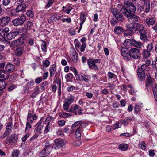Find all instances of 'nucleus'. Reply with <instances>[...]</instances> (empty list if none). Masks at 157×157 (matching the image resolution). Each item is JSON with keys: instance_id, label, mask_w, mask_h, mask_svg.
<instances>
[{"instance_id": "13d9d810", "label": "nucleus", "mask_w": 157, "mask_h": 157, "mask_svg": "<svg viewBox=\"0 0 157 157\" xmlns=\"http://www.w3.org/2000/svg\"><path fill=\"white\" fill-rule=\"evenodd\" d=\"M111 12L114 16L119 13L118 10L115 8L111 10Z\"/></svg>"}, {"instance_id": "69168bd1", "label": "nucleus", "mask_w": 157, "mask_h": 157, "mask_svg": "<svg viewBox=\"0 0 157 157\" xmlns=\"http://www.w3.org/2000/svg\"><path fill=\"white\" fill-rule=\"evenodd\" d=\"M74 99V98L71 97L70 98L67 99V100L65 101V102L70 105L73 102Z\"/></svg>"}, {"instance_id": "8fccbe9b", "label": "nucleus", "mask_w": 157, "mask_h": 157, "mask_svg": "<svg viewBox=\"0 0 157 157\" xmlns=\"http://www.w3.org/2000/svg\"><path fill=\"white\" fill-rule=\"evenodd\" d=\"M0 29L6 35V34L9 33L10 31L9 28L8 27H6L4 29L1 28Z\"/></svg>"}, {"instance_id": "39448f33", "label": "nucleus", "mask_w": 157, "mask_h": 157, "mask_svg": "<svg viewBox=\"0 0 157 157\" xmlns=\"http://www.w3.org/2000/svg\"><path fill=\"white\" fill-rule=\"evenodd\" d=\"M128 21L132 24H139V23L140 22V18L137 16L136 15H134V14L130 15L126 17Z\"/></svg>"}, {"instance_id": "6e6d98bb", "label": "nucleus", "mask_w": 157, "mask_h": 157, "mask_svg": "<svg viewBox=\"0 0 157 157\" xmlns=\"http://www.w3.org/2000/svg\"><path fill=\"white\" fill-rule=\"evenodd\" d=\"M35 40L33 38H29L28 39V43L29 45L31 46H33Z\"/></svg>"}, {"instance_id": "37998d69", "label": "nucleus", "mask_w": 157, "mask_h": 157, "mask_svg": "<svg viewBox=\"0 0 157 157\" xmlns=\"http://www.w3.org/2000/svg\"><path fill=\"white\" fill-rule=\"evenodd\" d=\"M33 23L32 22L29 21L27 23H25L24 24V26L28 29H29L31 27L33 26Z\"/></svg>"}, {"instance_id": "0e129e2a", "label": "nucleus", "mask_w": 157, "mask_h": 157, "mask_svg": "<svg viewBox=\"0 0 157 157\" xmlns=\"http://www.w3.org/2000/svg\"><path fill=\"white\" fill-rule=\"evenodd\" d=\"M86 46V44L85 43H83L81 46L80 48V50L81 52H82L85 50V49Z\"/></svg>"}, {"instance_id": "0eeeda50", "label": "nucleus", "mask_w": 157, "mask_h": 157, "mask_svg": "<svg viewBox=\"0 0 157 157\" xmlns=\"http://www.w3.org/2000/svg\"><path fill=\"white\" fill-rule=\"evenodd\" d=\"M70 105V104L65 102L63 105L64 109L67 112H72L75 113V115H76L77 112L76 110L78 109L79 107L77 105H75L73 107H71L70 109H69V107Z\"/></svg>"}, {"instance_id": "3c124183", "label": "nucleus", "mask_w": 157, "mask_h": 157, "mask_svg": "<svg viewBox=\"0 0 157 157\" xmlns=\"http://www.w3.org/2000/svg\"><path fill=\"white\" fill-rule=\"evenodd\" d=\"M134 109L135 112L137 113L141 111V107L138 105H136L135 106Z\"/></svg>"}, {"instance_id": "58836bf2", "label": "nucleus", "mask_w": 157, "mask_h": 157, "mask_svg": "<svg viewBox=\"0 0 157 157\" xmlns=\"http://www.w3.org/2000/svg\"><path fill=\"white\" fill-rule=\"evenodd\" d=\"M42 43L41 44V48L43 51L44 52H46L47 51V44L46 43L44 40H42Z\"/></svg>"}, {"instance_id": "9d476101", "label": "nucleus", "mask_w": 157, "mask_h": 157, "mask_svg": "<svg viewBox=\"0 0 157 157\" xmlns=\"http://www.w3.org/2000/svg\"><path fill=\"white\" fill-rule=\"evenodd\" d=\"M11 21V18L8 16H3L0 18V26L5 27Z\"/></svg>"}, {"instance_id": "9b49d317", "label": "nucleus", "mask_w": 157, "mask_h": 157, "mask_svg": "<svg viewBox=\"0 0 157 157\" xmlns=\"http://www.w3.org/2000/svg\"><path fill=\"white\" fill-rule=\"evenodd\" d=\"M129 52L130 55L132 58L134 59H137L139 58L140 54V50L136 48H131Z\"/></svg>"}, {"instance_id": "473e14b6", "label": "nucleus", "mask_w": 157, "mask_h": 157, "mask_svg": "<svg viewBox=\"0 0 157 157\" xmlns=\"http://www.w3.org/2000/svg\"><path fill=\"white\" fill-rule=\"evenodd\" d=\"M6 35L0 29V41H6Z\"/></svg>"}, {"instance_id": "c756f323", "label": "nucleus", "mask_w": 157, "mask_h": 157, "mask_svg": "<svg viewBox=\"0 0 157 157\" xmlns=\"http://www.w3.org/2000/svg\"><path fill=\"white\" fill-rule=\"evenodd\" d=\"M114 30V32L117 34H121L124 31L123 28L119 26H116Z\"/></svg>"}, {"instance_id": "ea45409f", "label": "nucleus", "mask_w": 157, "mask_h": 157, "mask_svg": "<svg viewBox=\"0 0 157 157\" xmlns=\"http://www.w3.org/2000/svg\"><path fill=\"white\" fill-rule=\"evenodd\" d=\"M138 146L140 148L143 150H145L146 148V144L143 141L141 142L138 144Z\"/></svg>"}, {"instance_id": "c9c22d12", "label": "nucleus", "mask_w": 157, "mask_h": 157, "mask_svg": "<svg viewBox=\"0 0 157 157\" xmlns=\"http://www.w3.org/2000/svg\"><path fill=\"white\" fill-rule=\"evenodd\" d=\"M153 92L154 94V98L155 101L157 102V85L153 86Z\"/></svg>"}, {"instance_id": "6e6552de", "label": "nucleus", "mask_w": 157, "mask_h": 157, "mask_svg": "<svg viewBox=\"0 0 157 157\" xmlns=\"http://www.w3.org/2000/svg\"><path fill=\"white\" fill-rule=\"evenodd\" d=\"M88 125L87 123H83L81 124L79 127L76 129L75 132L76 137L77 138H80L81 136V132H82L83 129L85 128Z\"/></svg>"}, {"instance_id": "7c9ffc66", "label": "nucleus", "mask_w": 157, "mask_h": 157, "mask_svg": "<svg viewBox=\"0 0 157 157\" xmlns=\"http://www.w3.org/2000/svg\"><path fill=\"white\" fill-rule=\"evenodd\" d=\"M131 121L132 119L129 117H128L124 120H121L120 122L124 126H127L128 124V121Z\"/></svg>"}, {"instance_id": "338daca9", "label": "nucleus", "mask_w": 157, "mask_h": 157, "mask_svg": "<svg viewBox=\"0 0 157 157\" xmlns=\"http://www.w3.org/2000/svg\"><path fill=\"white\" fill-rule=\"evenodd\" d=\"M132 135V134L129 133H122L120 134V136H125L127 137H130Z\"/></svg>"}, {"instance_id": "bf43d9fd", "label": "nucleus", "mask_w": 157, "mask_h": 157, "mask_svg": "<svg viewBox=\"0 0 157 157\" xmlns=\"http://www.w3.org/2000/svg\"><path fill=\"white\" fill-rule=\"evenodd\" d=\"M108 75L109 78L110 79H112L113 78H117L116 75L114 74L111 72H109L108 73Z\"/></svg>"}, {"instance_id": "4468645a", "label": "nucleus", "mask_w": 157, "mask_h": 157, "mask_svg": "<svg viewBox=\"0 0 157 157\" xmlns=\"http://www.w3.org/2000/svg\"><path fill=\"white\" fill-rule=\"evenodd\" d=\"M126 27L128 29L124 31V36L127 37L131 36L132 33H133V28L131 24H126Z\"/></svg>"}, {"instance_id": "4be33fe9", "label": "nucleus", "mask_w": 157, "mask_h": 157, "mask_svg": "<svg viewBox=\"0 0 157 157\" xmlns=\"http://www.w3.org/2000/svg\"><path fill=\"white\" fill-rule=\"evenodd\" d=\"M26 5L23 3V4L19 5L15 9V11L17 13L21 12H24L25 10Z\"/></svg>"}, {"instance_id": "6ab92c4d", "label": "nucleus", "mask_w": 157, "mask_h": 157, "mask_svg": "<svg viewBox=\"0 0 157 157\" xmlns=\"http://www.w3.org/2000/svg\"><path fill=\"white\" fill-rule=\"evenodd\" d=\"M156 21V19L154 17H148L145 19V23L148 26L153 25Z\"/></svg>"}, {"instance_id": "7ed1b4c3", "label": "nucleus", "mask_w": 157, "mask_h": 157, "mask_svg": "<svg viewBox=\"0 0 157 157\" xmlns=\"http://www.w3.org/2000/svg\"><path fill=\"white\" fill-rule=\"evenodd\" d=\"M26 20V17L22 15L13 20L12 21V22L13 25L14 26H21L23 25Z\"/></svg>"}, {"instance_id": "a19ab883", "label": "nucleus", "mask_w": 157, "mask_h": 157, "mask_svg": "<svg viewBox=\"0 0 157 157\" xmlns=\"http://www.w3.org/2000/svg\"><path fill=\"white\" fill-rule=\"evenodd\" d=\"M117 20L119 21H122L123 20L122 15L119 13L115 16Z\"/></svg>"}, {"instance_id": "e2e57ef3", "label": "nucleus", "mask_w": 157, "mask_h": 157, "mask_svg": "<svg viewBox=\"0 0 157 157\" xmlns=\"http://www.w3.org/2000/svg\"><path fill=\"white\" fill-rule=\"evenodd\" d=\"M91 78L90 76L89 75H85L84 76L83 78L82 79V80L85 81L86 82H87L89 81L90 79Z\"/></svg>"}, {"instance_id": "f704fd0d", "label": "nucleus", "mask_w": 157, "mask_h": 157, "mask_svg": "<svg viewBox=\"0 0 157 157\" xmlns=\"http://www.w3.org/2000/svg\"><path fill=\"white\" fill-rule=\"evenodd\" d=\"M7 82L4 80H0V90H2L6 86Z\"/></svg>"}, {"instance_id": "393cba45", "label": "nucleus", "mask_w": 157, "mask_h": 157, "mask_svg": "<svg viewBox=\"0 0 157 157\" xmlns=\"http://www.w3.org/2000/svg\"><path fill=\"white\" fill-rule=\"evenodd\" d=\"M51 151V149L47 150L44 148L39 153L40 156L41 157L46 156Z\"/></svg>"}, {"instance_id": "2f4dec72", "label": "nucleus", "mask_w": 157, "mask_h": 157, "mask_svg": "<svg viewBox=\"0 0 157 157\" xmlns=\"http://www.w3.org/2000/svg\"><path fill=\"white\" fill-rule=\"evenodd\" d=\"M59 115L60 117L63 118L69 117L72 116L71 114L65 112H63L62 113H59Z\"/></svg>"}, {"instance_id": "49530a36", "label": "nucleus", "mask_w": 157, "mask_h": 157, "mask_svg": "<svg viewBox=\"0 0 157 157\" xmlns=\"http://www.w3.org/2000/svg\"><path fill=\"white\" fill-rule=\"evenodd\" d=\"M119 148L122 150L124 151L128 148L126 144H121L119 146Z\"/></svg>"}, {"instance_id": "79ce46f5", "label": "nucleus", "mask_w": 157, "mask_h": 157, "mask_svg": "<svg viewBox=\"0 0 157 157\" xmlns=\"http://www.w3.org/2000/svg\"><path fill=\"white\" fill-rule=\"evenodd\" d=\"M144 57L145 58H148L150 56L149 51L147 50H144L143 53Z\"/></svg>"}, {"instance_id": "a18cd8bd", "label": "nucleus", "mask_w": 157, "mask_h": 157, "mask_svg": "<svg viewBox=\"0 0 157 157\" xmlns=\"http://www.w3.org/2000/svg\"><path fill=\"white\" fill-rule=\"evenodd\" d=\"M132 39L131 40L130 39H126L125 41L124 45L126 46H129V44H131L132 45Z\"/></svg>"}, {"instance_id": "f3484780", "label": "nucleus", "mask_w": 157, "mask_h": 157, "mask_svg": "<svg viewBox=\"0 0 157 157\" xmlns=\"http://www.w3.org/2000/svg\"><path fill=\"white\" fill-rule=\"evenodd\" d=\"M9 75V73L5 70H0V80H6L8 78Z\"/></svg>"}, {"instance_id": "c03bdc74", "label": "nucleus", "mask_w": 157, "mask_h": 157, "mask_svg": "<svg viewBox=\"0 0 157 157\" xmlns=\"http://www.w3.org/2000/svg\"><path fill=\"white\" fill-rule=\"evenodd\" d=\"M57 85L58 86V95L60 96L61 94V81L60 80H58L57 82Z\"/></svg>"}, {"instance_id": "e433bc0d", "label": "nucleus", "mask_w": 157, "mask_h": 157, "mask_svg": "<svg viewBox=\"0 0 157 157\" xmlns=\"http://www.w3.org/2000/svg\"><path fill=\"white\" fill-rule=\"evenodd\" d=\"M44 123L42 121V119L41 118L40 121L37 123L36 125L40 130H41L43 127Z\"/></svg>"}, {"instance_id": "dca6fc26", "label": "nucleus", "mask_w": 157, "mask_h": 157, "mask_svg": "<svg viewBox=\"0 0 157 157\" xmlns=\"http://www.w3.org/2000/svg\"><path fill=\"white\" fill-rule=\"evenodd\" d=\"M153 81L154 79L151 76L148 75L147 76L145 81V86L147 89H148L152 86Z\"/></svg>"}, {"instance_id": "a211bd4d", "label": "nucleus", "mask_w": 157, "mask_h": 157, "mask_svg": "<svg viewBox=\"0 0 157 157\" xmlns=\"http://www.w3.org/2000/svg\"><path fill=\"white\" fill-rule=\"evenodd\" d=\"M19 34L18 31L10 32L6 34V36L9 40H11L14 38Z\"/></svg>"}, {"instance_id": "cd10ccee", "label": "nucleus", "mask_w": 157, "mask_h": 157, "mask_svg": "<svg viewBox=\"0 0 157 157\" xmlns=\"http://www.w3.org/2000/svg\"><path fill=\"white\" fill-rule=\"evenodd\" d=\"M56 66L55 64H53L51 66L49 69L50 76L52 77L54 75L56 70Z\"/></svg>"}, {"instance_id": "b1692460", "label": "nucleus", "mask_w": 157, "mask_h": 157, "mask_svg": "<svg viewBox=\"0 0 157 157\" xmlns=\"http://www.w3.org/2000/svg\"><path fill=\"white\" fill-rule=\"evenodd\" d=\"M70 56L72 61L74 62H77L78 60V54L75 51L72 52L71 53Z\"/></svg>"}, {"instance_id": "603ef678", "label": "nucleus", "mask_w": 157, "mask_h": 157, "mask_svg": "<svg viewBox=\"0 0 157 157\" xmlns=\"http://www.w3.org/2000/svg\"><path fill=\"white\" fill-rule=\"evenodd\" d=\"M50 64V62L47 60H45L43 63V66L45 67H48Z\"/></svg>"}, {"instance_id": "412c9836", "label": "nucleus", "mask_w": 157, "mask_h": 157, "mask_svg": "<svg viewBox=\"0 0 157 157\" xmlns=\"http://www.w3.org/2000/svg\"><path fill=\"white\" fill-rule=\"evenodd\" d=\"M5 71L7 73H12L15 69V66L13 65L8 63L5 67Z\"/></svg>"}, {"instance_id": "aec40b11", "label": "nucleus", "mask_w": 157, "mask_h": 157, "mask_svg": "<svg viewBox=\"0 0 157 157\" xmlns=\"http://www.w3.org/2000/svg\"><path fill=\"white\" fill-rule=\"evenodd\" d=\"M87 63L89 66L91 68L95 70H97L98 69V67L94 62L93 59H88Z\"/></svg>"}, {"instance_id": "4c0bfd02", "label": "nucleus", "mask_w": 157, "mask_h": 157, "mask_svg": "<svg viewBox=\"0 0 157 157\" xmlns=\"http://www.w3.org/2000/svg\"><path fill=\"white\" fill-rule=\"evenodd\" d=\"M19 151L17 149H14L13 150L11 157H18Z\"/></svg>"}, {"instance_id": "72a5a7b5", "label": "nucleus", "mask_w": 157, "mask_h": 157, "mask_svg": "<svg viewBox=\"0 0 157 157\" xmlns=\"http://www.w3.org/2000/svg\"><path fill=\"white\" fill-rule=\"evenodd\" d=\"M132 45L136 47L140 48L142 45V44L141 42L137 41L134 39H132Z\"/></svg>"}, {"instance_id": "864d4df0", "label": "nucleus", "mask_w": 157, "mask_h": 157, "mask_svg": "<svg viewBox=\"0 0 157 157\" xmlns=\"http://www.w3.org/2000/svg\"><path fill=\"white\" fill-rule=\"evenodd\" d=\"M153 45L152 43H149L147 47V50L149 52L151 51L153 48Z\"/></svg>"}, {"instance_id": "423d86ee", "label": "nucleus", "mask_w": 157, "mask_h": 157, "mask_svg": "<svg viewBox=\"0 0 157 157\" xmlns=\"http://www.w3.org/2000/svg\"><path fill=\"white\" fill-rule=\"evenodd\" d=\"M133 28V33L136 34H140L145 31L144 27L141 24H137L135 26L132 24Z\"/></svg>"}, {"instance_id": "774afa93", "label": "nucleus", "mask_w": 157, "mask_h": 157, "mask_svg": "<svg viewBox=\"0 0 157 157\" xmlns=\"http://www.w3.org/2000/svg\"><path fill=\"white\" fill-rule=\"evenodd\" d=\"M121 125L119 123H116L113 126V129H115L121 127Z\"/></svg>"}, {"instance_id": "f03ea898", "label": "nucleus", "mask_w": 157, "mask_h": 157, "mask_svg": "<svg viewBox=\"0 0 157 157\" xmlns=\"http://www.w3.org/2000/svg\"><path fill=\"white\" fill-rule=\"evenodd\" d=\"M149 68V67H147L145 64H143L138 68L137 75L141 81L144 80L145 78L148 76L147 72Z\"/></svg>"}, {"instance_id": "f257e3e1", "label": "nucleus", "mask_w": 157, "mask_h": 157, "mask_svg": "<svg viewBox=\"0 0 157 157\" xmlns=\"http://www.w3.org/2000/svg\"><path fill=\"white\" fill-rule=\"evenodd\" d=\"M124 5L122 6L120 10L124 15L126 17L130 15L134 14L136 8L133 3L129 0H124Z\"/></svg>"}, {"instance_id": "052dcab7", "label": "nucleus", "mask_w": 157, "mask_h": 157, "mask_svg": "<svg viewBox=\"0 0 157 157\" xmlns=\"http://www.w3.org/2000/svg\"><path fill=\"white\" fill-rule=\"evenodd\" d=\"M50 129V123L49 122H48L47 124V125L45 128V130L44 131V132L45 133H47L49 131Z\"/></svg>"}, {"instance_id": "a878e982", "label": "nucleus", "mask_w": 157, "mask_h": 157, "mask_svg": "<svg viewBox=\"0 0 157 157\" xmlns=\"http://www.w3.org/2000/svg\"><path fill=\"white\" fill-rule=\"evenodd\" d=\"M143 9L144 11L146 13H147L150 11V6L149 2L144 3L143 5Z\"/></svg>"}, {"instance_id": "4d7b16f0", "label": "nucleus", "mask_w": 157, "mask_h": 157, "mask_svg": "<svg viewBox=\"0 0 157 157\" xmlns=\"http://www.w3.org/2000/svg\"><path fill=\"white\" fill-rule=\"evenodd\" d=\"M26 14L28 17L32 18L34 16V13L31 10H29L26 12Z\"/></svg>"}, {"instance_id": "bb28decb", "label": "nucleus", "mask_w": 157, "mask_h": 157, "mask_svg": "<svg viewBox=\"0 0 157 157\" xmlns=\"http://www.w3.org/2000/svg\"><path fill=\"white\" fill-rule=\"evenodd\" d=\"M23 49L20 47H17L15 51V55L17 56H21L24 53Z\"/></svg>"}, {"instance_id": "09e8293b", "label": "nucleus", "mask_w": 157, "mask_h": 157, "mask_svg": "<svg viewBox=\"0 0 157 157\" xmlns=\"http://www.w3.org/2000/svg\"><path fill=\"white\" fill-rule=\"evenodd\" d=\"M151 67L153 70H155L157 71V65H156V63L155 61H152L151 64Z\"/></svg>"}, {"instance_id": "5fc2aeb1", "label": "nucleus", "mask_w": 157, "mask_h": 157, "mask_svg": "<svg viewBox=\"0 0 157 157\" xmlns=\"http://www.w3.org/2000/svg\"><path fill=\"white\" fill-rule=\"evenodd\" d=\"M37 88L36 90L31 95L32 98H34L36 97V95L39 93V90L38 87H36Z\"/></svg>"}, {"instance_id": "680f3d73", "label": "nucleus", "mask_w": 157, "mask_h": 157, "mask_svg": "<svg viewBox=\"0 0 157 157\" xmlns=\"http://www.w3.org/2000/svg\"><path fill=\"white\" fill-rule=\"evenodd\" d=\"M52 146L50 145L49 144V143H45L44 148L45 149L48 150L51 149V151H52Z\"/></svg>"}, {"instance_id": "1a4fd4ad", "label": "nucleus", "mask_w": 157, "mask_h": 157, "mask_svg": "<svg viewBox=\"0 0 157 157\" xmlns=\"http://www.w3.org/2000/svg\"><path fill=\"white\" fill-rule=\"evenodd\" d=\"M24 39L23 37H20L17 40L12 42L11 43L9 41H8L11 47L17 46L24 44Z\"/></svg>"}, {"instance_id": "c85d7f7f", "label": "nucleus", "mask_w": 157, "mask_h": 157, "mask_svg": "<svg viewBox=\"0 0 157 157\" xmlns=\"http://www.w3.org/2000/svg\"><path fill=\"white\" fill-rule=\"evenodd\" d=\"M140 38L141 40L144 41L147 39V33L145 30L144 32L140 34Z\"/></svg>"}, {"instance_id": "f8f14e48", "label": "nucleus", "mask_w": 157, "mask_h": 157, "mask_svg": "<svg viewBox=\"0 0 157 157\" xmlns=\"http://www.w3.org/2000/svg\"><path fill=\"white\" fill-rule=\"evenodd\" d=\"M17 136L16 134H12L6 139V142L9 145H12L17 142Z\"/></svg>"}, {"instance_id": "5701e85b", "label": "nucleus", "mask_w": 157, "mask_h": 157, "mask_svg": "<svg viewBox=\"0 0 157 157\" xmlns=\"http://www.w3.org/2000/svg\"><path fill=\"white\" fill-rule=\"evenodd\" d=\"M11 2V0H3L2 1V7L5 8V10H7L8 9H10L11 8V7H8L10 3Z\"/></svg>"}, {"instance_id": "2eb2a0df", "label": "nucleus", "mask_w": 157, "mask_h": 157, "mask_svg": "<svg viewBox=\"0 0 157 157\" xmlns=\"http://www.w3.org/2000/svg\"><path fill=\"white\" fill-rule=\"evenodd\" d=\"M12 126L13 124L12 122H10L7 123L6 127V131L3 135L2 138L5 137L10 133L13 129Z\"/></svg>"}, {"instance_id": "20e7f679", "label": "nucleus", "mask_w": 157, "mask_h": 157, "mask_svg": "<svg viewBox=\"0 0 157 157\" xmlns=\"http://www.w3.org/2000/svg\"><path fill=\"white\" fill-rule=\"evenodd\" d=\"M121 53L124 60L129 61L132 59V57L129 51L127 48L124 47H122L121 49Z\"/></svg>"}, {"instance_id": "ddd939ff", "label": "nucleus", "mask_w": 157, "mask_h": 157, "mask_svg": "<svg viewBox=\"0 0 157 157\" xmlns=\"http://www.w3.org/2000/svg\"><path fill=\"white\" fill-rule=\"evenodd\" d=\"M55 144L52 146L53 148L55 149H58L61 147H63L65 144L64 141L62 140H59L58 139H56L54 140Z\"/></svg>"}, {"instance_id": "de8ad7c7", "label": "nucleus", "mask_w": 157, "mask_h": 157, "mask_svg": "<svg viewBox=\"0 0 157 157\" xmlns=\"http://www.w3.org/2000/svg\"><path fill=\"white\" fill-rule=\"evenodd\" d=\"M75 44L76 49H78L81 46V44L77 39H75Z\"/></svg>"}]
</instances>
